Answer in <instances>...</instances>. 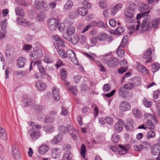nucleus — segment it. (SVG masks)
Wrapping results in <instances>:
<instances>
[{"label":"nucleus","instance_id":"680f3d73","mask_svg":"<svg viewBox=\"0 0 160 160\" xmlns=\"http://www.w3.org/2000/svg\"><path fill=\"white\" fill-rule=\"evenodd\" d=\"M66 128L68 129V132L70 134H71L72 133L75 131L73 126L71 125H68Z\"/></svg>","mask_w":160,"mask_h":160},{"label":"nucleus","instance_id":"aec40b11","mask_svg":"<svg viewBox=\"0 0 160 160\" xmlns=\"http://www.w3.org/2000/svg\"><path fill=\"white\" fill-rule=\"evenodd\" d=\"M122 7V4L119 3L116 5L111 10V13L112 15H114L118 10L121 9Z\"/></svg>","mask_w":160,"mask_h":160},{"label":"nucleus","instance_id":"dca6fc26","mask_svg":"<svg viewBox=\"0 0 160 160\" xmlns=\"http://www.w3.org/2000/svg\"><path fill=\"white\" fill-rule=\"evenodd\" d=\"M152 53V50L150 48H148L145 51L143 55V57L144 58H148V59L147 60V63L150 62L152 61V58L151 57H150Z\"/></svg>","mask_w":160,"mask_h":160},{"label":"nucleus","instance_id":"72a5a7b5","mask_svg":"<svg viewBox=\"0 0 160 160\" xmlns=\"http://www.w3.org/2000/svg\"><path fill=\"white\" fill-rule=\"evenodd\" d=\"M7 24L8 23L6 19H4L1 22V27L3 33H6L7 32L6 29L7 28Z\"/></svg>","mask_w":160,"mask_h":160},{"label":"nucleus","instance_id":"338daca9","mask_svg":"<svg viewBox=\"0 0 160 160\" xmlns=\"http://www.w3.org/2000/svg\"><path fill=\"white\" fill-rule=\"evenodd\" d=\"M140 78L139 77H135L134 79V84L136 85H139L140 84Z\"/></svg>","mask_w":160,"mask_h":160},{"label":"nucleus","instance_id":"f03ea898","mask_svg":"<svg viewBox=\"0 0 160 160\" xmlns=\"http://www.w3.org/2000/svg\"><path fill=\"white\" fill-rule=\"evenodd\" d=\"M133 5V7L130 6L126 8L124 12L125 19L128 23H132L134 18V16L136 14V8L135 4Z\"/></svg>","mask_w":160,"mask_h":160},{"label":"nucleus","instance_id":"a211bd4d","mask_svg":"<svg viewBox=\"0 0 160 160\" xmlns=\"http://www.w3.org/2000/svg\"><path fill=\"white\" fill-rule=\"evenodd\" d=\"M17 23L21 25H23L25 26H29L31 25V23L28 21H27L25 19L23 18L18 17L17 19Z\"/></svg>","mask_w":160,"mask_h":160},{"label":"nucleus","instance_id":"c03bdc74","mask_svg":"<svg viewBox=\"0 0 160 160\" xmlns=\"http://www.w3.org/2000/svg\"><path fill=\"white\" fill-rule=\"evenodd\" d=\"M59 131L60 133L65 134L68 132V129L64 126L62 125L59 127Z\"/></svg>","mask_w":160,"mask_h":160},{"label":"nucleus","instance_id":"4c0bfd02","mask_svg":"<svg viewBox=\"0 0 160 160\" xmlns=\"http://www.w3.org/2000/svg\"><path fill=\"white\" fill-rule=\"evenodd\" d=\"M0 137L3 139H7V134L5 130L0 126Z\"/></svg>","mask_w":160,"mask_h":160},{"label":"nucleus","instance_id":"a878e982","mask_svg":"<svg viewBox=\"0 0 160 160\" xmlns=\"http://www.w3.org/2000/svg\"><path fill=\"white\" fill-rule=\"evenodd\" d=\"M108 37V35L104 33H99L97 36V38L101 41L106 40Z\"/></svg>","mask_w":160,"mask_h":160},{"label":"nucleus","instance_id":"20e7f679","mask_svg":"<svg viewBox=\"0 0 160 160\" xmlns=\"http://www.w3.org/2000/svg\"><path fill=\"white\" fill-rule=\"evenodd\" d=\"M41 128V126L38 125H35L32 127V129L29 130L28 134L33 140H35L39 138L40 133L38 129H40Z\"/></svg>","mask_w":160,"mask_h":160},{"label":"nucleus","instance_id":"2f4dec72","mask_svg":"<svg viewBox=\"0 0 160 160\" xmlns=\"http://www.w3.org/2000/svg\"><path fill=\"white\" fill-rule=\"evenodd\" d=\"M72 155L70 151H67L64 154L63 158V160H71Z\"/></svg>","mask_w":160,"mask_h":160},{"label":"nucleus","instance_id":"09e8293b","mask_svg":"<svg viewBox=\"0 0 160 160\" xmlns=\"http://www.w3.org/2000/svg\"><path fill=\"white\" fill-rule=\"evenodd\" d=\"M112 141L114 143H117L119 141V136L117 133L114 134L112 137Z\"/></svg>","mask_w":160,"mask_h":160},{"label":"nucleus","instance_id":"f8f14e48","mask_svg":"<svg viewBox=\"0 0 160 160\" xmlns=\"http://www.w3.org/2000/svg\"><path fill=\"white\" fill-rule=\"evenodd\" d=\"M52 91L53 100L58 101L60 99L59 89L57 87H53L52 88Z\"/></svg>","mask_w":160,"mask_h":160},{"label":"nucleus","instance_id":"7ed1b4c3","mask_svg":"<svg viewBox=\"0 0 160 160\" xmlns=\"http://www.w3.org/2000/svg\"><path fill=\"white\" fill-rule=\"evenodd\" d=\"M134 85L131 83H127L124 84L122 87H121L118 90L119 95L123 98L131 97V93L128 91L134 88Z\"/></svg>","mask_w":160,"mask_h":160},{"label":"nucleus","instance_id":"4be33fe9","mask_svg":"<svg viewBox=\"0 0 160 160\" xmlns=\"http://www.w3.org/2000/svg\"><path fill=\"white\" fill-rule=\"evenodd\" d=\"M26 60L24 58L20 57L17 60V66L19 68H22L25 65Z\"/></svg>","mask_w":160,"mask_h":160},{"label":"nucleus","instance_id":"9b49d317","mask_svg":"<svg viewBox=\"0 0 160 160\" xmlns=\"http://www.w3.org/2000/svg\"><path fill=\"white\" fill-rule=\"evenodd\" d=\"M18 149V147L16 145L12 146V147L11 152L12 155L14 158L16 160L19 159L21 158Z\"/></svg>","mask_w":160,"mask_h":160},{"label":"nucleus","instance_id":"393cba45","mask_svg":"<svg viewBox=\"0 0 160 160\" xmlns=\"http://www.w3.org/2000/svg\"><path fill=\"white\" fill-rule=\"evenodd\" d=\"M123 48L122 47L121 44H120L118 47L117 51V53L118 56L120 58H122L124 55L125 51L122 49Z\"/></svg>","mask_w":160,"mask_h":160},{"label":"nucleus","instance_id":"49530a36","mask_svg":"<svg viewBox=\"0 0 160 160\" xmlns=\"http://www.w3.org/2000/svg\"><path fill=\"white\" fill-rule=\"evenodd\" d=\"M68 90L74 95H76L78 92V90L76 86H71L69 87Z\"/></svg>","mask_w":160,"mask_h":160},{"label":"nucleus","instance_id":"ddd939ff","mask_svg":"<svg viewBox=\"0 0 160 160\" xmlns=\"http://www.w3.org/2000/svg\"><path fill=\"white\" fill-rule=\"evenodd\" d=\"M49 146L46 144H42L38 148V153L40 155H43L49 151Z\"/></svg>","mask_w":160,"mask_h":160},{"label":"nucleus","instance_id":"37998d69","mask_svg":"<svg viewBox=\"0 0 160 160\" xmlns=\"http://www.w3.org/2000/svg\"><path fill=\"white\" fill-rule=\"evenodd\" d=\"M74 32V28L72 26L68 27L67 28L66 32L67 35L68 36H71L73 34Z\"/></svg>","mask_w":160,"mask_h":160},{"label":"nucleus","instance_id":"8fccbe9b","mask_svg":"<svg viewBox=\"0 0 160 160\" xmlns=\"http://www.w3.org/2000/svg\"><path fill=\"white\" fill-rule=\"evenodd\" d=\"M160 23V18H158L153 20L152 22V27L155 28L158 27V25Z\"/></svg>","mask_w":160,"mask_h":160},{"label":"nucleus","instance_id":"4468645a","mask_svg":"<svg viewBox=\"0 0 160 160\" xmlns=\"http://www.w3.org/2000/svg\"><path fill=\"white\" fill-rule=\"evenodd\" d=\"M124 122L122 119H120L119 121L114 125V130L117 132H119L122 129Z\"/></svg>","mask_w":160,"mask_h":160},{"label":"nucleus","instance_id":"0eeeda50","mask_svg":"<svg viewBox=\"0 0 160 160\" xmlns=\"http://www.w3.org/2000/svg\"><path fill=\"white\" fill-rule=\"evenodd\" d=\"M67 53H68V57L73 63L75 65H78V62L74 52L72 50H68L67 51Z\"/></svg>","mask_w":160,"mask_h":160},{"label":"nucleus","instance_id":"423d86ee","mask_svg":"<svg viewBox=\"0 0 160 160\" xmlns=\"http://www.w3.org/2000/svg\"><path fill=\"white\" fill-rule=\"evenodd\" d=\"M58 21L55 18L49 19L48 21V24L49 28L51 31H54L57 28Z\"/></svg>","mask_w":160,"mask_h":160},{"label":"nucleus","instance_id":"3c124183","mask_svg":"<svg viewBox=\"0 0 160 160\" xmlns=\"http://www.w3.org/2000/svg\"><path fill=\"white\" fill-rule=\"evenodd\" d=\"M70 40H71L73 44H76L78 42V37L77 35H74L72 38H70Z\"/></svg>","mask_w":160,"mask_h":160},{"label":"nucleus","instance_id":"f257e3e1","mask_svg":"<svg viewBox=\"0 0 160 160\" xmlns=\"http://www.w3.org/2000/svg\"><path fill=\"white\" fill-rule=\"evenodd\" d=\"M149 12V11L144 12L142 13L138 14L137 15L136 19L137 20L138 24L136 26V31L139 30L140 27V21L139 19L144 18L143 21L141 23V27L140 31L142 32L150 30L151 28L150 25L151 16L148 15V14Z\"/></svg>","mask_w":160,"mask_h":160},{"label":"nucleus","instance_id":"e433bc0d","mask_svg":"<svg viewBox=\"0 0 160 160\" xmlns=\"http://www.w3.org/2000/svg\"><path fill=\"white\" fill-rule=\"evenodd\" d=\"M145 125L146 128H148L150 129H154L155 128V126L150 120H148L145 123Z\"/></svg>","mask_w":160,"mask_h":160},{"label":"nucleus","instance_id":"5fc2aeb1","mask_svg":"<svg viewBox=\"0 0 160 160\" xmlns=\"http://www.w3.org/2000/svg\"><path fill=\"white\" fill-rule=\"evenodd\" d=\"M128 37L127 36H125L122 38V42L120 44L121 45L122 47H124L126 46L127 43L128 41Z\"/></svg>","mask_w":160,"mask_h":160},{"label":"nucleus","instance_id":"6e6d98bb","mask_svg":"<svg viewBox=\"0 0 160 160\" xmlns=\"http://www.w3.org/2000/svg\"><path fill=\"white\" fill-rule=\"evenodd\" d=\"M111 88V85L108 83L105 84L104 85L103 89L104 92H108L110 91Z\"/></svg>","mask_w":160,"mask_h":160},{"label":"nucleus","instance_id":"7c9ffc66","mask_svg":"<svg viewBox=\"0 0 160 160\" xmlns=\"http://www.w3.org/2000/svg\"><path fill=\"white\" fill-rule=\"evenodd\" d=\"M132 112L134 116L137 118H140L142 117L140 111L138 108L133 109Z\"/></svg>","mask_w":160,"mask_h":160},{"label":"nucleus","instance_id":"5701e85b","mask_svg":"<svg viewBox=\"0 0 160 160\" xmlns=\"http://www.w3.org/2000/svg\"><path fill=\"white\" fill-rule=\"evenodd\" d=\"M63 136L62 135L59 134L55 136L51 141V143L54 144H56L61 142L62 140Z\"/></svg>","mask_w":160,"mask_h":160},{"label":"nucleus","instance_id":"1a4fd4ad","mask_svg":"<svg viewBox=\"0 0 160 160\" xmlns=\"http://www.w3.org/2000/svg\"><path fill=\"white\" fill-rule=\"evenodd\" d=\"M52 158L54 159L59 158L61 156V150L59 148L55 147L51 150Z\"/></svg>","mask_w":160,"mask_h":160},{"label":"nucleus","instance_id":"ea45409f","mask_svg":"<svg viewBox=\"0 0 160 160\" xmlns=\"http://www.w3.org/2000/svg\"><path fill=\"white\" fill-rule=\"evenodd\" d=\"M58 52L59 56L62 58H66L68 57V53L62 49H59Z\"/></svg>","mask_w":160,"mask_h":160},{"label":"nucleus","instance_id":"6ab92c4d","mask_svg":"<svg viewBox=\"0 0 160 160\" xmlns=\"http://www.w3.org/2000/svg\"><path fill=\"white\" fill-rule=\"evenodd\" d=\"M37 89L39 91L43 90L46 88L45 84L41 81H38L35 83Z\"/></svg>","mask_w":160,"mask_h":160},{"label":"nucleus","instance_id":"b1692460","mask_svg":"<svg viewBox=\"0 0 160 160\" xmlns=\"http://www.w3.org/2000/svg\"><path fill=\"white\" fill-rule=\"evenodd\" d=\"M73 6V2L71 0L68 1L64 7V9L67 11H69L71 9Z\"/></svg>","mask_w":160,"mask_h":160},{"label":"nucleus","instance_id":"2eb2a0df","mask_svg":"<svg viewBox=\"0 0 160 160\" xmlns=\"http://www.w3.org/2000/svg\"><path fill=\"white\" fill-rule=\"evenodd\" d=\"M30 56L32 58V59L34 60L40 58L43 56L42 53L40 50L37 51H34L30 54Z\"/></svg>","mask_w":160,"mask_h":160},{"label":"nucleus","instance_id":"603ef678","mask_svg":"<svg viewBox=\"0 0 160 160\" xmlns=\"http://www.w3.org/2000/svg\"><path fill=\"white\" fill-rule=\"evenodd\" d=\"M143 102L144 106L147 108H149L152 104V103L151 101H148L145 98L143 99Z\"/></svg>","mask_w":160,"mask_h":160},{"label":"nucleus","instance_id":"e2e57ef3","mask_svg":"<svg viewBox=\"0 0 160 160\" xmlns=\"http://www.w3.org/2000/svg\"><path fill=\"white\" fill-rule=\"evenodd\" d=\"M57 3V1H55L53 0V1L50 2L48 4V6H49V7L52 9H54L56 6Z\"/></svg>","mask_w":160,"mask_h":160},{"label":"nucleus","instance_id":"c9c22d12","mask_svg":"<svg viewBox=\"0 0 160 160\" xmlns=\"http://www.w3.org/2000/svg\"><path fill=\"white\" fill-rule=\"evenodd\" d=\"M45 15L43 12L39 13L37 15L36 19L37 20L42 22L43 21L45 18Z\"/></svg>","mask_w":160,"mask_h":160},{"label":"nucleus","instance_id":"a18cd8bd","mask_svg":"<svg viewBox=\"0 0 160 160\" xmlns=\"http://www.w3.org/2000/svg\"><path fill=\"white\" fill-rule=\"evenodd\" d=\"M155 132L152 130H150L148 131L146 135V138L148 139H149L151 138H152L155 136Z\"/></svg>","mask_w":160,"mask_h":160},{"label":"nucleus","instance_id":"9d476101","mask_svg":"<svg viewBox=\"0 0 160 160\" xmlns=\"http://www.w3.org/2000/svg\"><path fill=\"white\" fill-rule=\"evenodd\" d=\"M119 108L122 112H125L130 110L131 108V106L128 102L123 101L120 104Z\"/></svg>","mask_w":160,"mask_h":160},{"label":"nucleus","instance_id":"bb28decb","mask_svg":"<svg viewBox=\"0 0 160 160\" xmlns=\"http://www.w3.org/2000/svg\"><path fill=\"white\" fill-rule=\"evenodd\" d=\"M42 61L41 60H38L35 61L33 62L32 61L31 62L30 65V71L32 69V63L33 64V66H37L38 68L42 65Z\"/></svg>","mask_w":160,"mask_h":160},{"label":"nucleus","instance_id":"13d9d810","mask_svg":"<svg viewBox=\"0 0 160 160\" xmlns=\"http://www.w3.org/2000/svg\"><path fill=\"white\" fill-rule=\"evenodd\" d=\"M65 22L66 23L68 24L69 25H71L73 23L74 20L72 18L69 17L66 18Z\"/></svg>","mask_w":160,"mask_h":160},{"label":"nucleus","instance_id":"39448f33","mask_svg":"<svg viewBox=\"0 0 160 160\" xmlns=\"http://www.w3.org/2000/svg\"><path fill=\"white\" fill-rule=\"evenodd\" d=\"M33 6L39 11L48 10L49 9L48 4L45 2V0H35Z\"/></svg>","mask_w":160,"mask_h":160},{"label":"nucleus","instance_id":"de8ad7c7","mask_svg":"<svg viewBox=\"0 0 160 160\" xmlns=\"http://www.w3.org/2000/svg\"><path fill=\"white\" fill-rule=\"evenodd\" d=\"M60 72L62 79L64 80L67 77V74L65 69H61Z\"/></svg>","mask_w":160,"mask_h":160},{"label":"nucleus","instance_id":"774afa93","mask_svg":"<svg viewBox=\"0 0 160 160\" xmlns=\"http://www.w3.org/2000/svg\"><path fill=\"white\" fill-rule=\"evenodd\" d=\"M128 69L127 67H122L121 68L118 69V72L120 74H122L124 72Z\"/></svg>","mask_w":160,"mask_h":160},{"label":"nucleus","instance_id":"f3484780","mask_svg":"<svg viewBox=\"0 0 160 160\" xmlns=\"http://www.w3.org/2000/svg\"><path fill=\"white\" fill-rule=\"evenodd\" d=\"M119 147L121 148L120 151L119 152L120 155H124L127 153L130 147L129 144H125L124 145H119Z\"/></svg>","mask_w":160,"mask_h":160},{"label":"nucleus","instance_id":"0e129e2a","mask_svg":"<svg viewBox=\"0 0 160 160\" xmlns=\"http://www.w3.org/2000/svg\"><path fill=\"white\" fill-rule=\"evenodd\" d=\"M43 61L47 63H50L53 62V60L48 56H45L43 59Z\"/></svg>","mask_w":160,"mask_h":160},{"label":"nucleus","instance_id":"58836bf2","mask_svg":"<svg viewBox=\"0 0 160 160\" xmlns=\"http://www.w3.org/2000/svg\"><path fill=\"white\" fill-rule=\"evenodd\" d=\"M145 117L147 118L152 119L155 124H158V121L154 116H153L149 113H146L144 114Z\"/></svg>","mask_w":160,"mask_h":160},{"label":"nucleus","instance_id":"cd10ccee","mask_svg":"<svg viewBox=\"0 0 160 160\" xmlns=\"http://www.w3.org/2000/svg\"><path fill=\"white\" fill-rule=\"evenodd\" d=\"M23 102L26 105H29L31 103L32 100L29 96L24 95L23 96Z\"/></svg>","mask_w":160,"mask_h":160},{"label":"nucleus","instance_id":"864d4df0","mask_svg":"<svg viewBox=\"0 0 160 160\" xmlns=\"http://www.w3.org/2000/svg\"><path fill=\"white\" fill-rule=\"evenodd\" d=\"M99 5L101 8L105 9L107 7L108 4L105 0H102L99 2Z\"/></svg>","mask_w":160,"mask_h":160},{"label":"nucleus","instance_id":"a19ab883","mask_svg":"<svg viewBox=\"0 0 160 160\" xmlns=\"http://www.w3.org/2000/svg\"><path fill=\"white\" fill-rule=\"evenodd\" d=\"M86 151V147L84 144H82L80 148V154L84 158H85Z\"/></svg>","mask_w":160,"mask_h":160},{"label":"nucleus","instance_id":"052dcab7","mask_svg":"<svg viewBox=\"0 0 160 160\" xmlns=\"http://www.w3.org/2000/svg\"><path fill=\"white\" fill-rule=\"evenodd\" d=\"M18 3L20 6H28L30 4V3L24 0H20L18 2Z\"/></svg>","mask_w":160,"mask_h":160},{"label":"nucleus","instance_id":"c756f323","mask_svg":"<svg viewBox=\"0 0 160 160\" xmlns=\"http://www.w3.org/2000/svg\"><path fill=\"white\" fill-rule=\"evenodd\" d=\"M43 128L47 133L52 132L55 130V127L52 125H46L43 127Z\"/></svg>","mask_w":160,"mask_h":160},{"label":"nucleus","instance_id":"c85d7f7f","mask_svg":"<svg viewBox=\"0 0 160 160\" xmlns=\"http://www.w3.org/2000/svg\"><path fill=\"white\" fill-rule=\"evenodd\" d=\"M15 12L16 14L18 16L24 17L25 15V13L23 9L20 7H18L16 8Z\"/></svg>","mask_w":160,"mask_h":160},{"label":"nucleus","instance_id":"6e6552de","mask_svg":"<svg viewBox=\"0 0 160 160\" xmlns=\"http://www.w3.org/2000/svg\"><path fill=\"white\" fill-rule=\"evenodd\" d=\"M106 62L108 66L111 67H114L117 66L119 62L117 58L112 57L109 58Z\"/></svg>","mask_w":160,"mask_h":160},{"label":"nucleus","instance_id":"473e14b6","mask_svg":"<svg viewBox=\"0 0 160 160\" xmlns=\"http://www.w3.org/2000/svg\"><path fill=\"white\" fill-rule=\"evenodd\" d=\"M78 14L82 16H85L88 12L87 9L84 7H80L78 10Z\"/></svg>","mask_w":160,"mask_h":160},{"label":"nucleus","instance_id":"4d7b16f0","mask_svg":"<svg viewBox=\"0 0 160 160\" xmlns=\"http://www.w3.org/2000/svg\"><path fill=\"white\" fill-rule=\"evenodd\" d=\"M156 113L158 116H160V102H157L156 104Z\"/></svg>","mask_w":160,"mask_h":160},{"label":"nucleus","instance_id":"79ce46f5","mask_svg":"<svg viewBox=\"0 0 160 160\" xmlns=\"http://www.w3.org/2000/svg\"><path fill=\"white\" fill-rule=\"evenodd\" d=\"M160 68V65L158 63H154L151 66L152 70L153 72L157 71Z\"/></svg>","mask_w":160,"mask_h":160},{"label":"nucleus","instance_id":"f704fd0d","mask_svg":"<svg viewBox=\"0 0 160 160\" xmlns=\"http://www.w3.org/2000/svg\"><path fill=\"white\" fill-rule=\"evenodd\" d=\"M53 38L56 41V44L62 47H65V44L57 36H53Z\"/></svg>","mask_w":160,"mask_h":160},{"label":"nucleus","instance_id":"bf43d9fd","mask_svg":"<svg viewBox=\"0 0 160 160\" xmlns=\"http://www.w3.org/2000/svg\"><path fill=\"white\" fill-rule=\"evenodd\" d=\"M117 34H121L125 30L124 28L123 27H118L116 30Z\"/></svg>","mask_w":160,"mask_h":160},{"label":"nucleus","instance_id":"412c9836","mask_svg":"<svg viewBox=\"0 0 160 160\" xmlns=\"http://www.w3.org/2000/svg\"><path fill=\"white\" fill-rule=\"evenodd\" d=\"M152 153L153 155H160V146L159 144L154 145L152 148Z\"/></svg>","mask_w":160,"mask_h":160},{"label":"nucleus","instance_id":"69168bd1","mask_svg":"<svg viewBox=\"0 0 160 160\" xmlns=\"http://www.w3.org/2000/svg\"><path fill=\"white\" fill-rule=\"evenodd\" d=\"M142 147V149H147V148H149L150 146V144L146 142H143L141 145Z\"/></svg>","mask_w":160,"mask_h":160}]
</instances>
